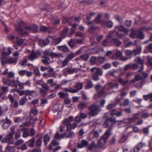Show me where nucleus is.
I'll use <instances>...</instances> for the list:
<instances>
[{
	"label": "nucleus",
	"instance_id": "nucleus-61",
	"mask_svg": "<svg viewBox=\"0 0 152 152\" xmlns=\"http://www.w3.org/2000/svg\"><path fill=\"white\" fill-rule=\"evenodd\" d=\"M96 58L95 56H92L91 57L90 60V62L91 63L94 64L96 63Z\"/></svg>",
	"mask_w": 152,
	"mask_h": 152
},
{
	"label": "nucleus",
	"instance_id": "nucleus-20",
	"mask_svg": "<svg viewBox=\"0 0 152 152\" xmlns=\"http://www.w3.org/2000/svg\"><path fill=\"white\" fill-rule=\"evenodd\" d=\"M35 140V138L34 137H33L29 140L25 142L28 147H33L34 146Z\"/></svg>",
	"mask_w": 152,
	"mask_h": 152
},
{
	"label": "nucleus",
	"instance_id": "nucleus-60",
	"mask_svg": "<svg viewBox=\"0 0 152 152\" xmlns=\"http://www.w3.org/2000/svg\"><path fill=\"white\" fill-rule=\"evenodd\" d=\"M115 32L116 33V36L120 38H122L124 37L125 35L124 34H119L118 31L115 30Z\"/></svg>",
	"mask_w": 152,
	"mask_h": 152
},
{
	"label": "nucleus",
	"instance_id": "nucleus-8",
	"mask_svg": "<svg viewBox=\"0 0 152 152\" xmlns=\"http://www.w3.org/2000/svg\"><path fill=\"white\" fill-rule=\"evenodd\" d=\"M8 97L14 107L16 108L18 107L19 102L18 101L15 100L14 97L12 94H9L8 96Z\"/></svg>",
	"mask_w": 152,
	"mask_h": 152
},
{
	"label": "nucleus",
	"instance_id": "nucleus-52",
	"mask_svg": "<svg viewBox=\"0 0 152 152\" xmlns=\"http://www.w3.org/2000/svg\"><path fill=\"white\" fill-rule=\"evenodd\" d=\"M92 79L94 81H97L99 80V76L96 74V73H94L92 75Z\"/></svg>",
	"mask_w": 152,
	"mask_h": 152
},
{
	"label": "nucleus",
	"instance_id": "nucleus-46",
	"mask_svg": "<svg viewBox=\"0 0 152 152\" xmlns=\"http://www.w3.org/2000/svg\"><path fill=\"white\" fill-rule=\"evenodd\" d=\"M117 72V70L114 69L112 70L109 71L108 73V74L110 76L115 77V76L114 74L115 73H116Z\"/></svg>",
	"mask_w": 152,
	"mask_h": 152
},
{
	"label": "nucleus",
	"instance_id": "nucleus-26",
	"mask_svg": "<svg viewBox=\"0 0 152 152\" xmlns=\"http://www.w3.org/2000/svg\"><path fill=\"white\" fill-rule=\"evenodd\" d=\"M75 69H72L71 68H68L67 67L66 69H64V73L66 71L69 74H72L74 73L75 71Z\"/></svg>",
	"mask_w": 152,
	"mask_h": 152
},
{
	"label": "nucleus",
	"instance_id": "nucleus-18",
	"mask_svg": "<svg viewBox=\"0 0 152 152\" xmlns=\"http://www.w3.org/2000/svg\"><path fill=\"white\" fill-rule=\"evenodd\" d=\"M50 40L48 39L45 40H41L39 41V45L41 46H45L48 45L50 42Z\"/></svg>",
	"mask_w": 152,
	"mask_h": 152
},
{
	"label": "nucleus",
	"instance_id": "nucleus-15",
	"mask_svg": "<svg viewBox=\"0 0 152 152\" xmlns=\"http://www.w3.org/2000/svg\"><path fill=\"white\" fill-rule=\"evenodd\" d=\"M27 41L25 39H18L17 37L16 43L19 46L24 45L27 43Z\"/></svg>",
	"mask_w": 152,
	"mask_h": 152
},
{
	"label": "nucleus",
	"instance_id": "nucleus-5",
	"mask_svg": "<svg viewBox=\"0 0 152 152\" xmlns=\"http://www.w3.org/2000/svg\"><path fill=\"white\" fill-rule=\"evenodd\" d=\"M132 31L129 35L130 37L132 38H136L137 37L140 39H143L145 37L144 35L139 30L133 31L132 28Z\"/></svg>",
	"mask_w": 152,
	"mask_h": 152
},
{
	"label": "nucleus",
	"instance_id": "nucleus-63",
	"mask_svg": "<svg viewBox=\"0 0 152 152\" xmlns=\"http://www.w3.org/2000/svg\"><path fill=\"white\" fill-rule=\"evenodd\" d=\"M132 21L131 20H126L125 22V25L127 27H130L131 26Z\"/></svg>",
	"mask_w": 152,
	"mask_h": 152
},
{
	"label": "nucleus",
	"instance_id": "nucleus-48",
	"mask_svg": "<svg viewBox=\"0 0 152 152\" xmlns=\"http://www.w3.org/2000/svg\"><path fill=\"white\" fill-rule=\"evenodd\" d=\"M68 43L70 47L71 48H73L75 45V41L72 39H71L70 41L68 42Z\"/></svg>",
	"mask_w": 152,
	"mask_h": 152
},
{
	"label": "nucleus",
	"instance_id": "nucleus-17",
	"mask_svg": "<svg viewBox=\"0 0 152 152\" xmlns=\"http://www.w3.org/2000/svg\"><path fill=\"white\" fill-rule=\"evenodd\" d=\"M87 106V103L83 102H81L78 105V108L80 110H82L84 108H86Z\"/></svg>",
	"mask_w": 152,
	"mask_h": 152
},
{
	"label": "nucleus",
	"instance_id": "nucleus-58",
	"mask_svg": "<svg viewBox=\"0 0 152 152\" xmlns=\"http://www.w3.org/2000/svg\"><path fill=\"white\" fill-rule=\"evenodd\" d=\"M28 61V60L27 59H25L24 60H23L21 61L20 63L19 64H20V65L22 66H26L27 64V63Z\"/></svg>",
	"mask_w": 152,
	"mask_h": 152
},
{
	"label": "nucleus",
	"instance_id": "nucleus-50",
	"mask_svg": "<svg viewBox=\"0 0 152 152\" xmlns=\"http://www.w3.org/2000/svg\"><path fill=\"white\" fill-rule=\"evenodd\" d=\"M35 92L34 90L30 91L29 90H26L25 91V94L26 96L31 95Z\"/></svg>",
	"mask_w": 152,
	"mask_h": 152
},
{
	"label": "nucleus",
	"instance_id": "nucleus-55",
	"mask_svg": "<svg viewBox=\"0 0 152 152\" xmlns=\"http://www.w3.org/2000/svg\"><path fill=\"white\" fill-rule=\"evenodd\" d=\"M115 18L116 20L118 21L121 24L123 23V20L122 18L118 15H115Z\"/></svg>",
	"mask_w": 152,
	"mask_h": 152
},
{
	"label": "nucleus",
	"instance_id": "nucleus-12",
	"mask_svg": "<svg viewBox=\"0 0 152 152\" xmlns=\"http://www.w3.org/2000/svg\"><path fill=\"white\" fill-rule=\"evenodd\" d=\"M57 48L58 50L64 52H67L69 51V49L65 45L58 46Z\"/></svg>",
	"mask_w": 152,
	"mask_h": 152
},
{
	"label": "nucleus",
	"instance_id": "nucleus-47",
	"mask_svg": "<svg viewBox=\"0 0 152 152\" xmlns=\"http://www.w3.org/2000/svg\"><path fill=\"white\" fill-rule=\"evenodd\" d=\"M60 20L59 19L55 18L53 20V23L54 25L59 24L60 23Z\"/></svg>",
	"mask_w": 152,
	"mask_h": 152
},
{
	"label": "nucleus",
	"instance_id": "nucleus-36",
	"mask_svg": "<svg viewBox=\"0 0 152 152\" xmlns=\"http://www.w3.org/2000/svg\"><path fill=\"white\" fill-rule=\"evenodd\" d=\"M44 144L45 145H47L48 142H49L50 140V137L47 134H46L44 137Z\"/></svg>",
	"mask_w": 152,
	"mask_h": 152
},
{
	"label": "nucleus",
	"instance_id": "nucleus-33",
	"mask_svg": "<svg viewBox=\"0 0 152 152\" xmlns=\"http://www.w3.org/2000/svg\"><path fill=\"white\" fill-rule=\"evenodd\" d=\"M43 59L42 60V62L45 64H49L48 61L50 60L49 57H42Z\"/></svg>",
	"mask_w": 152,
	"mask_h": 152
},
{
	"label": "nucleus",
	"instance_id": "nucleus-27",
	"mask_svg": "<svg viewBox=\"0 0 152 152\" xmlns=\"http://www.w3.org/2000/svg\"><path fill=\"white\" fill-rule=\"evenodd\" d=\"M83 83L80 82H77L75 84V86L76 88V89L78 90V91L79 90L82 89L83 87Z\"/></svg>",
	"mask_w": 152,
	"mask_h": 152
},
{
	"label": "nucleus",
	"instance_id": "nucleus-41",
	"mask_svg": "<svg viewBox=\"0 0 152 152\" xmlns=\"http://www.w3.org/2000/svg\"><path fill=\"white\" fill-rule=\"evenodd\" d=\"M138 62L139 64L142 65L141 69L138 70V72H143V70L144 66L143 65V61L140 58V59L139 60V61H138Z\"/></svg>",
	"mask_w": 152,
	"mask_h": 152
},
{
	"label": "nucleus",
	"instance_id": "nucleus-22",
	"mask_svg": "<svg viewBox=\"0 0 152 152\" xmlns=\"http://www.w3.org/2000/svg\"><path fill=\"white\" fill-rule=\"evenodd\" d=\"M102 15V14H98L94 21L98 24L101 23L102 22V20L101 19Z\"/></svg>",
	"mask_w": 152,
	"mask_h": 152
},
{
	"label": "nucleus",
	"instance_id": "nucleus-35",
	"mask_svg": "<svg viewBox=\"0 0 152 152\" xmlns=\"http://www.w3.org/2000/svg\"><path fill=\"white\" fill-rule=\"evenodd\" d=\"M105 25L108 28H111L113 26V23L112 21L110 20L107 21L105 22Z\"/></svg>",
	"mask_w": 152,
	"mask_h": 152
},
{
	"label": "nucleus",
	"instance_id": "nucleus-1",
	"mask_svg": "<svg viewBox=\"0 0 152 152\" xmlns=\"http://www.w3.org/2000/svg\"><path fill=\"white\" fill-rule=\"evenodd\" d=\"M20 27H16V30L22 36L26 37L28 35L29 31L35 33L38 31V27L35 24L31 26L25 25L24 22L21 21L18 23Z\"/></svg>",
	"mask_w": 152,
	"mask_h": 152
},
{
	"label": "nucleus",
	"instance_id": "nucleus-23",
	"mask_svg": "<svg viewBox=\"0 0 152 152\" xmlns=\"http://www.w3.org/2000/svg\"><path fill=\"white\" fill-rule=\"evenodd\" d=\"M27 101V99L26 96L22 97L19 100V104L20 105H24Z\"/></svg>",
	"mask_w": 152,
	"mask_h": 152
},
{
	"label": "nucleus",
	"instance_id": "nucleus-62",
	"mask_svg": "<svg viewBox=\"0 0 152 152\" xmlns=\"http://www.w3.org/2000/svg\"><path fill=\"white\" fill-rule=\"evenodd\" d=\"M109 44L110 43L107 39H104L102 42V45L105 47L108 46Z\"/></svg>",
	"mask_w": 152,
	"mask_h": 152
},
{
	"label": "nucleus",
	"instance_id": "nucleus-11",
	"mask_svg": "<svg viewBox=\"0 0 152 152\" xmlns=\"http://www.w3.org/2000/svg\"><path fill=\"white\" fill-rule=\"evenodd\" d=\"M115 28L117 29L120 31L124 32L127 34H128L129 32V29L125 28L124 26L122 25L117 26L115 27Z\"/></svg>",
	"mask_w": 152,
	"mask_h": 152
},
{
	"label": "nucleus",
	"instance_id": "nucleus-59",
	"mask_svg": "<svg viewBox=\"0 0 152 152\" xmlns=\"http://www.w3.org/2000/svg\"><path fill=\"white\" fill-rule=\"evenodd\" d=\"M26 70H22L19 71L18 74L21 76H23L26 74Z\"/></svg>",
	"mask_w": 152,
	"mask_h": 152
},
{
	"label": "nucleus",
	"instance_id": "nucleus-44",
	"mask_svg": "<svg viewBox=\"0 0 152 152\" xmlns=\"http://www.w3.org/2000/svg\"><path fill=\"white\" fill-rule=\"evenodd\" d=\"M23 131V137L24 138L27 137L29 136L28 134L27 133V130L25 128H23L22 129Z\"/></svg>",
	"mask_w": 152,
	"mask_h": 152
},
{
	"label": "nucleus",
	"instance_id": "nucleus-7",
	"mask_svg": "<svg viewBox=\"0 0 152 152\" xmlns=\"http://www.w3.org/2000/svg\"><path fill=\"white\" fill-rule=\"evenodd\" d=\"M41 86L42 88H39V92L43 96L49 90L50 88L48 85L45 83L42 84Z\"/></svg>",
	"mask_w": 152,
	"mask_h": 152
},
{
	"label": "nucleus",
	"instance_id": "nucleus-38",
	"mask_svg": "<svg viewBox=\"0 0 152 152\" xmlns=\"http://www.w3.org/2000/svg\"><path fill=\"white\" fill-rule=\"evenodd\" d=\"M141 48L140 47V48L134 50L132 51L133 55L134 56H135L141 52Z\"/></svg>",
	"mask_w": 152,
	"mask_h": 152
},
{
	"label": "nucleus",
	"instance_id": "nucleus-39",
	"mask_svg": "<svg viewBox=\"0 0 152 152\" xmlns=\"http://www.w3.org/2000/svg\"><path fill=\"white\" fill-rule=\"evenodd\" d=\"M8 109V108L7 106H6V108L3 109L0 106V116L2 115L4 113H5Z\"/></svg>",
	"mask_w": 152,
	"mask_h": 152
},
{
	"label": "nucleus",
	"instance_id": "nucleus-42",
	"mask_svg": "<svg viewBox=\"0 0 152 152\" xmlns=\"http://www.w3.org/2000/svg\"><path fill=\"white\" fill-rule=\"evenodd\" d=\"M18 149H20L22 151L27 150V146L26 143L25 142L24 144H23L20 147L18 148Z\"/></svg>",
	"mask_w": 152,
	"mask_h": 152
},
{
	"label": "nucleus",
	"instance_id": "nucleus-24",
	"mask_svg": "<svg viewBox=\"0 0 152 152\" xmlns=\"http://www.w3.org/2000/svg\"><path fill=\"white\" fill-rule=\"evenodd\" d=\"M143 98L145 101H148V99H150V101L152 102V93L147 95H144Z\"/></svg>",
	"mask_w": 152,
	"mask_h": 152
},
{
	"label": "nucleus",
	"instance_id": "nucleus-9",
	"mask_svg": "<svg viewBox=\"0 0 152 152\" xmlns=\"http://www.w3.org/2000/svg\"><path fill=\"white\" fill-rule=\"evenodd\" d=\"M41 55L40 52H32L28 56V59L30 61H33L34 59L39 58Z\"/></svg>",
	"mask_w": 152,
	"mask_h": 152
},
{
	"label": "nucleus",
	"instance_id": "nucleus-32",
	"mask_svg": "<svg viewBox=\"0 0 152 152\" xmlns=\"http://www.w3.org/2000/svg\"><path fill=\"white\" fill-rule=\"evenodd\" d=\"M96 145L94 141H93L91 144L88 147V150H92L96 147Z\"/></svg>",
	"mask_w": 152,
	"mask_h": 152
},
{
	"label": "nucleus",
	"instance_id": "nucleus-14",
	"mask_svg": "<svg viewBox=\"0 0 152 152\" xmlns=\"http://www.w3.org/2000/svg\"><path fill=\"white\" fill-rule=\"evenodd\" d=\"M119 84L118 83H113L112 82L109 83L107 86L106 88L108 90L112 88H116L118 89V88Z\"/></svg>",
	"mask_w": 152,
	"mask_h": 152
},
{
	"label": "nucleus",
	"instance_id": "nucleus-4",
	"mask_svg": "<svg viewBox=\"0 0 152 152\" xmlns=\"http://www.w3.org/2000/svg\"><path fill=\"white\" fill-rule=\"evenodd\" d=\"M15 127H11L10 128L11 132L7 135L6 137L2 140V143H9L10 141L13 138V136L15 133Z\"/></svg>",
	"mask_w": 152,
	"mask_h": 152
},
{
	"label": "nucleus",
	"instance_id": "nucleus-45",
	"mask_svg": "<svg viewBox=\"0 0 152 152\" xmlns=\"http://www.w3.org/2000/svg\"><path fill=\"white\" fill-rule=\"evenodd\" d=\"M69 29L68 28H65L64 29L62 32L61 35L62 36L65 37L67 34Z\"/></svg>",
	"mask_w": 152,
	"mask_h": 152
},
{
	"label": "nucleus",
	"instance_id": "nucleus-13",
	"mask_svg": "<svg viewBox=\"0 0 152 152\" xmlns=\"http://www.w3.org/2000/svg\"><path fill=\"white\" fill-rule=\"evenodd\" d=\"M95 14V13L94 12H90L88 14H86L83 15V18L84 22H85V20H89L91 18L94 16Z\"/></svg>",
	"mask_w": 152,
	"mask_h": 152
},
{
	"label": "nucleus",
	"instance_id": "nucleus-57",
	"mask_svg": "<svg viewBox=\"0 0 152 152\" xmlns=\"http://www.w3.org/2000/svg\"><path fill=\"white\" fill-rule=\"evenodd\" d=\"M128 137L126 135L123 136L120 140L119 141L121 143H122L126 141Z\"/></svg>",
	"mask_w": 152,
	"mask_h": 152
},
{
	"label": "nucleus",
	"instance_id": "nucleus-40",
	"mask_svg": "<svg viewBox=\"0 0 152 152\" xmlns=\"http://www.w3.org/2000/svg\"><path fill=\"white\" fill-rule=\"evenodd\" d=\"M140 114L139 113H135L133 115L132 117L131 118L132 120H137L139 119Z\"/></svg>",
	"mask_w": 152,
	"mask_h": 152
},
{
	"label": "nucleus",
	"instance_id": "nucleus-51",
	"mask_svg": "<svg viewBox=\"0 0 152 152\" xmlns=\"http://www.w3.org/2000/svg\"><path fill=\"white\" fill-rule=\"evenodd\" d=\"M98 60L100 64H102L104 62L105 59L104 57H98Z\"/></svg>",
	"mask_w": 152,
	"mask_h": 152
},
{
	"label": "nucleus",
	"instance_id": "nucleus-49",
	"mask_svg": "<svg viewBox=\"0 0 152 152\" xmlns=\"http://www.w3.org/2000/svg\"><path fill=\"white\" fill-rule=\"evenodd\" d=\"M23 140L21 139H20L17 140L16 142H15V145L16 146H18L23 144Z\"/></svg>",
	"mask_w": 152,
	"mask_h": 152
},
{
	"label": "nucleus",
	"instance_id": "nucleus-28",
	"mask_svg": "<svg viewBox=\"0 0 152 152\" xmlns=\"http://www.w3.org/2000/svg\"><path fill=\"white\" fill-rule=\"evenodd\" d=\"M62 40V38L61 37L53 39V42L54 45H57Z\"/></svg>",
	"mask_w": 152,
	"mask_h": 152
},
{
	"label": "nucleus",
	"instance_id": "nucleus-56",
	"mask_svg": "<svg viewBox=\"0 0 152 152\" xmlns=\"http://www.w3.org/2000/svg\"><path fill=\"white\" fill-rule=\"evenodd\" d=\"M125 54L126 55L131 56L133 55L132 51L130 50H126L125 51Z\"/></svg>",
	"mask_w": 152,
	"mask_h": 152
},
{
	"label": "nucleus",
	"instance_id": "nucleus-16",
	"mask_svg": "<svg viewBox=\"0 0 152 152\" xmlns=\"http://www.w3.org/2000/svg\"><path fill=\"white\" fill-rule=\"evenodd\" d=\"M88 144V142L84 140H82L80 143L78 144L77 147L78 148H81L87 146Z\"/></svg>",
	"mask_w": 152,
	"mask_h": 152
},
{
	"label": "nucleus",
	"instance_id": "nucleus-43",
	"mask_svg": "<svg viewBox=\"0 0 152 152\" xmlns=\"http://www.w3.org/2000/svg\"><path fill=\"white\" fill-rule=\"evenodd\" d=\"M64 136V134H59L58 132H57L55 134L54 138L56 139H59L62 138Z\"/></svg>",
	"mask_w": 152,
	"mask_h": 152
},
{
	"label": "nucleus",
	"instance_id": "nucleus-2",
	"mask_svg": "<svg viewBox=\"0 0 152 152\" xmlns=\"http://www.w3.org/2000/svg\"><path fill=\"white\" fill-rule=\"evenodd\" d=\"M111 127H110L102 137L101 139L97 140V145L98 147H102L105 144L108 138L111 134Z\"/></svg>",
	"mask_w": 152,
	"mask_h": 152
},
{
	"label": "nucleus",
	"instance_id": "nucleus-54",
	"mask_svg": "<svg viewBox=\"0 0 152 152\" xmlns=\"http://www.w3.org/2000/svg\"><path fill=\"white\" fill-rule=\"evenodd\" d=\"M80 57L81 59H83L86 61L89 58V56L87 54H84L80 56Z\"/></svg>",
	"mask_w": 152,
	"mask_h": 152
},
{
	"label": "nucleus",
	"instance_id": "nucleus-6",
	"mask_svg": "<svg viewBox=\"0 0 152 152\" xmlns=\"http://www.w3.org/2000/svg\"><path fill=\"white\" fill-rule=\"evenodd\" d=\"M75 56V54L72 52L70 51V53L67 54L65 59L62 61V66H64L67 65L69 61L72 60Z\"/></svg>",
	"mask_w": 152,
	"mask_h": 152
},
{
	"label": "nucleus",
	"instance_id": "nucleus-3",
	"mask_svg": "<svg viewBox=\"0 0 152 152\" xmlns=\"http://www.w3.org/2000/svg\"><path fill=\"white\" fill-rule=\"evenodd\" d=\"M88 110L89 112L87 113V114L92 117L97 115L101 110L100 107L95 104H93L90 106L88 107Z\"/></svg>",
	"mask_w": 152,
	"mask_h": 152
},
{
	"label": "nucleus",
	"instance_id": "nucleus-29",
	"mask_svg": "<svg viewBox=\"0 0 152 152\" xmlns=\"http://www.w3.org/2000/svg\"><path fill=\"white\" fill-rule=\"evenodd\" d=\"M64 136L67 138H70L71 137L74 135V132L72 131H68L66 133H64Z\"/></svg>",
	"mask_w": 152,
	"mask_h": 152
},
{
	"label": "nucleus",
	"instance_id": "nucleus-19",
	"mask_svg": "<svg viewBox=\"0 0 152 152\" xmlns=\"http://www.w3.org/2000/svg\"><path fill=\"white\" fill-rule=\"evenodd\" d=\"M18 57H10L8 59V63L15 64L17 62Z\"/></svg>",
	"mask_w": 152,
	"mask_h": 152
},
{
	"label": "nucleus",
	"instance_id": "nucleus-30",
	"mask_svg": "<svg viewBox=\"0 0 152 152\" xmlns=\"http://www.w3.org/2000/svg\"><path fill=\"white\" fill-rule=\"evenodd\" d=\"M128 80L124 81V79L121 77H119L118 79V82L123 85L124 86L126 85L128 82Z\"/></svg>",
	"mask_w": 152,
	"mask_h": 152
},
{
	"label": "nucleus",
	"instance_id": "nucleus-25",
	"mask_svg": "<svg viewBox=\"0 0 152 152\" xmlns=\"http://www.w3.org/2000/svg\"><path fill=\"white\" fill-rule=\"evenodd\" d=\"M143 144L142 143L140 142L134 148V152H138L140 149L142 148Z\"/></svg>",
	"mask_w": 152,
	"mask_h": 152
},
{
	"label": "nucleus",
	"instance_id": "nucleus-37",
	"mask_svg": "<svg viewBox=\"0 0 152 152\" xmlns=\"http://www.w3.org/2000/svg\"><path fill=\"white\" fill-rule=\"evenodd\" d=\"M58 95L61 98H64L65 97L68 96L69 94L67 93H64L62 92H60L58 93Z\"/></svg>",
	"mask_w": 152,
	"mask_h": 152
},
{
	"label": "nucleus",
	"instance_id": "nucleus-10",
	"mask_svg": "<svg viewBox=\"0 0 152 152\" xmlns=\"http://www.w3.org/2000/svg\"><path fill=\"white\" fill-rule=\"evenodd\" d=\"M91 71L94 73H96V74L99 76H102L103 74V71L100 69L97 68L96 67H94L91 69Z\"/></svg>",
	"mask_w": 152,
	"mask_h": 152
},
{
	"label": "nucleus",
	"instance_id": "nucleus-21",
	"mask_svg": "<svg viewBox=\"0 0 152 152\" xmlns=\"http://www.w3.org/2000/svg\"><path fill=\"white\" fill-rule=\"evenodd\" d=\"M12 83V84L11 86L15 88L17 87L18 86L20 87L21 86H22L21 85L23 84L22 83L20 82L18 80H13Z\"/></svg>",
	"mask_w": 152,
	"mask_h": 152
},
{
	"label": "nucleus",
	"instance_id": "nucleus-53",
	"mask_svg": "<svg viewBox=\"0 0 152 152\" xmlns=\"http://www.w3.org/2000/svg\"><path fill=\"white\" fill-rule=\"evenodd\" d=\"M8 59L6 57H3L1 60V62L2 65L8 63Z\"/></svg>",
	"mask_w": 152,
	"mask_h": 152
},
{
	"label": "nucleus",
	"instance_id": "nucleus-31",
	"mask_svg": "<svg viewBox=\"0 0 152 152\" xmlns=\"http://www.w3.org/2000/svg\"><path fill=\"white\" fill-rule=\"evenodd\" d=\"M112 40L114 44L117 46H120L122 44L121 42L117 38H113Z\"/></svg>",
	"mask_w": 152,
	"mask_h": 152
},
{
	"label": "nucleus",
	"instance_id": "nucleus-64",
	"mask_svg": "<svg viewBox=\"0 0 152 152\" xmlns=\"http://www.w3.org/2000/svg\"><path fill=\"white\" fill-rule=\"evenodd\" d=\"M107 119L109 121L115 124L116 122V120L115 118L114 117H112L110 118H107Z\"/></svg>",
	"mask_w": 152,
	"mask_h": 152
},
{
	"label": "nucleus",
	"instance_id": "nucleus-34",
	"mask_svg": "<svg viewBox=\"0 0 152 152\" xmlns=\"http://www.w3.org/2000/svg\"><path fill=\"white\" fill-rule=\"evenodd\" d=\"M42 137L38 138L36 140V145L38 147H40L41 146L42 144Z\"/></svg>",
	"mask_w": 152,
	"mask_h": 152
}]
</instances>
